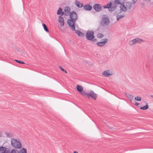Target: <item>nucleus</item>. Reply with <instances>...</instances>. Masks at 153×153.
Listing matches in <instances>:
<instances>
[{"mask_svg":"<svg viewBox=\"0 0 153 153\" xmlns=\"http://www.w3.org/2000/svg\"><path fill=\"white\" fill-rule=\"evenodd\" d=\"M70 19L67 20V23L72 30H75V22L77 19V15L76 12L72 11L70 13Z\"/></svg>","mask_w":153,"mask_h":153,"instance_id":"nucleus-1","label":"nucleus"},{"mask_svg":"<svg viewBox=\"0 0 153 153\" xmlns=\"http://www.w3.org/2000/svg\"><path fill=\"white\" fill-rule=\"evenodd\" d=\"M109 23L110 22L108 16L106 15H103L100 22V27H106L109 25Z\"/></svg>","mask_w":153,"mask_h":153,"instance_id":"nucleus-2","label":"nucleus"},{"mask_svg":"<svg viewBox=\"0 0 153 153\" xmlns=\"http://www.w3.org/2000/svg\"><path fill=\"white\" fill-rule=\"evenodd\" d=\"M86 38L88 40L91 42H95L97 41V39L95 38L94 33L92 30H88L85 34Z\"/></svg>","mask_w":153,"mask_h":153,"instance_id":"nucleus-3","label":"nucleus"},{"mask_svg":"<svg viewBox=\"0 0 153 153\" xmlns=\"http://www.w3.org/2000/svg\"><path fill=\"white\" fill-rule=\"evenodd\" d=\"M82 94L87 98H89L91 97L93 99L96 100L97 96V94L94 93V91H91L90 93H88L87 92L83 91L82 93Z\"/></svg>","mask_w":153,"mask_h":153,"instance_id":"nucleus-4","label":"nucleus"},{"mask_svg":"<svg viewBox=\"0 0 153 153\" xmlns=\"http://www.w3.org/2000/svg\"><path fill=\"white\" fill-rule=\"evenodd\" d=\"M132 3L130 2H126L125 4H122L120 6L121 9L123 12H126L127 10H130Z\"/></svg>","mask_w":153,"mask_h":153,"instance_id":"nucleus-5","label":"nucleus"},{"mask_svg":"<svg viewBox=\"0 0 153 153\" xmlns=\"http://www.w3.org/2000/svg\"><path fill=\"white\" fill-rule=\"evenodd\" d=\"M11 144L12 146L16 149H21L22 147L20 142L16 139H13L12 140Z\"/></svg>","mask_w":153,"mask_h":153,"instance_id":"nucleus-6","label":"nucleus"},{"mask_svg":"<svg viewBox=\"0 0 153 153\" xmlns=\"http://www.w3.org/2000/svg\"><path fill=\"white\" fill-rule=\"evenodd\" d=\"M112 4L111 2H110L109 3L107 4L106 5L103 6L105 8H108L109 11L110 12H112L115 10L117 7L116 4L113 5L112 6Z\"/></svg>","mask_w":153,"mask_h":153,"instance_id":"nucleus-7","label":"nucleus"},{"mask_svg":"<svg viewBox=\"0 0 153 153\" xmlns=\"http://www.w3.org/2000/svg\"><path fill=\"white\" fill-rule=\"evenodd\" d=\"M143 41V40L140 38H137L133 39L132 40L130 41L129 43V45H132L134 44H136L137 43H140L142 42Z\"/></svg>","mask_w":153,"mask_h":153,"instance_id":"nucleus-8","label":"nucleus"},{"mask_svg":"<svg viewBox=\"0 0 153 153\" xmlns=\"http://www.w3.org/2000/svg\"><path fill=\"white\" fill-rule=\"evenodd\" d=\"M101 40V41L98 42L97 43V45L99 46L102 47L104 46L108 40V39L107 38L103 39Z\"/></svg>","mask_w":153,"mask_h":153,"instance_id":"nucleus-9","label":"nucleus"},{"mask_svg":"<svg viewBox=\"0 0 153 153\" xmlns=\"http://www.w3.org/2000/svg\"><path fill=\"white\" fill-rule=\"evenodd\" d=\"M94 9L97 12L101 11L102 10V7L99 4H95L93 6Z\"/></svg>","mask_w":153,"mask_h":153,"instance_id":"nucleus-10","label":"nucleus"},{"mask_svg":"<svg viewBox=\"0 0 153 153\" xmlns=\"http://www.w3.org/2000/svg\"><path fill=\"white\" fill-rule=\"evenodd\" d=\"M62 15H60L59 16L58 22L61 23L60 25L61 26H63L64 25V20L63 17L62 16Z\"/></svg>","mask_w":153,"mask_h":153,"instance_id":"nucleus-11","label":"nucleus"},{"mask_svg":"<svg viewBox=\"0 0 153 153\" xmlns=\"http://www.w3.org/2000/svg\"><path fill=\"white\" fill-rule=\"evenodd\" d=\"M0 153H10V152L7 150L5 147L2 146L0 147Z\"/></svg>","mask_w":153,"mask_h":153,"instance_id":"nucleus-12","label":"nucleus"},{"mask_svg":"<svg viewBox=\"0 0 153 153\" xmlns=\"http://www.w3.org/2000/svg\"><path fill=\"white\" fill-rule=\"evenodd\" d=\"M76 88L77 91L79 92V93L82 94V93L83 91V88L82 86L81 85H76Z\"/></svg>","mask_w":153,"mask_h":153,"instance_id":"nucleus-13","label":"nucleus"},{"mask_svg":"<svg viewBox=\"0 0 153 153\" xmlns=\"http://www.w3.org/2000/svg\"><path fill=\"white\" fill-rule=\"evenodd\" d=\"M84 9L86 10L90 11L92 9V6L89 4H86L84 6Z\"/></svg>","mask_w":153,"mask_h":153,"instance_id":"nucleus-14","label":"nucleus"},{"mask_svg":"<svg viewBox=\"0 0 153 153\" xmlns=\"http://www.w3.org/2000/svg\"><path fill=\"white\" fill-rule=\"evenodd\" d=\"M126 0H115L114 3L117 5L121 4H124Z\"/></svg>","mask_w":153,"mask_h":153,"instance_id":"nucleus-15","label":"nucleus"},{"mask_svg":"<svg viewBox=\"0 0 153 153\" xmlns=\"http://www.w3.org/2000/svg\"><path fill=\"white\" fill-rule=\"evenodd\" d=\"M75 4L76 6L79 8H81L83 6L82 3H81L79 1L77 0L75 1Z\"/></svg>","mask_w":153,"mask_h":153,"instance_id":"nucleus-16","label":"nucleus"},{"mask_svg":"<svg viewBox=\"0 0 153 153\" xmlns=\"http://www.w3.org/2000/svg\"><path fill=\"white\" fill-rule=\"evenodd\" d=\"M75 31L76 33L79 36H84V34L82 32L78 30H74Z\"/></svg>","mask_w":153,"mask_h":153,"instance_id":"nucleus-17","label":"nucleus"},{"mask_svg":"<svg viewBox=\"0 0 153 153\" xmlns=\"http://www.w3.org/2000/svg\"><path fill=\"white\" fill-rule=\"evenodd\" d=\"M62 9L60 7L57 10V15H63L64 14V12L62 11Z\"/></svg>","mask_w":153,"mask_h":153,"instance_id":"nucleus-18","label":"nucleus"},{"mask_svg":"<svg viewBox=\"0 0 153 153\" xmlns=\"http://www.w3.org/2000/svg\"><path fill=\"white\" fill-rule=\"evenodd\" d=\"M108 71H106V70L104 72H103L102 74L105 76L106 77H107L111 75V74L108 73Z\"/></svg>","mask_w":153,"mask_h":153,"instance_id":"nucleus-19","label":"nucleus"},{"mask_svg":"<svg viewBox=\"0 0 153 153\" xmlns=\"http://www.w3.org/2000/svg\"><path fill=\"white\" fill-rule=\"evenodd\" d=\"M17 153H27V150L26 149L23 148L19 151H18Z\"/></svg>","mask_w":153,"mask_h":153,"instance_id":"nucleus-20","label":"nucleus"},{"mask_svg":"<svg viewBox=\"0 0 153 153\" xmlns=\"http://www.w3.org/2000/svg\"><path fill=\"white\" fill-rule=\"evenodd\" d=\"M64 11L67 14H68L71 10L70 8L69 7H66L64 9Z\"/></svg>","mask_w":153,"mask_h":153,"instance_id":"nucleus-21","label":"nucleus"},{"mask_svg":"<svg viewBox=\"0 0 153 153\" xmlns=\"http://www.w3.org/2000/svg\"><path fill=\"white\" fill-rule=\"evenodd\" d=\"M148 108V103L147 102H146V104L143 107H140V109L143 110H146Z\"/></svg>","mask_w":153,"mask_h":153,"instance_id":"nucleus-22","label":"nucleus"},{"mask_svg":"<svg viewBox=\"0 0 153 153\" xmlns=\"http://www.w3.org/2000/svg\"><path fill=\"white\" fill-rule=\"evenodd\" d=\"M42 25L44 28V30L47 32H49V30L45 24L44 23H42Z\"/></svg>","mask_w":153,"mask_h":153,"instance_id":"nucleus-23","label":"nucleus"},{"mask_svg":"<svg viewBox=\"0 0 153 153\" xmlns=\"http://www.w3.org/2000/svg\"><path fill=\"white\" fill-rule=\"evenodd\" d=\"M124 17V16L121 15H117V21H119V19L123 17Z\"/></svg>","mask_w":153,"mask_h":153,"instance_id":"nucleus-24","label":"nucleus"},{"mask_svg":"<svg viewBox=\"0 0 153 153\" xmlns=\"http://www.w3.org/2000/svg\"><path fill=\"white\" fill-rule=\"evenodd\" d=\"M14 61H16V62H17L19 63V64H24L25 63L24 62H23V61H20V60H16V59L14 60Z\"/></svg>","mask_w":153,"mask_h":153,"instance_id":"nucleus-25","label":"nucleus"},{"mask_svg":"<svg viewBox=\"0 0 153 153\" xmlns=\"http://www.w3.org/2000/svg\"><path fill=\"white\" fill-rule=\"evenodd\" d=\"M128 97L129 99L131 101L134 98V96L131 95H128V96H127Z\"/></svg>","mask_w":153,"mask_h":153,"instance_id":"nucleus-26","label":"nucleus"},{"mask_svg":"<svg viewBox=\"0 0 153 153\" xmlns=\"http://www.w3.org/2000/svg\"><path fill=\"white\" fill-rule=\"evenodd\" d=\"M18 150L16 149H13L11 150L10 153H17Z\"/></svg>","mask_w":153,"mask_h":153,"instance_id":"nucleus-27","label":"nucleus"},{"mask_svg":"<svg viewBox=\"0 0 153 153\" xmlns=\"http://www.w3.org/2000/svg\"><path fill=\"white\" fill-rule=\"evenodd\" d=\"M135 99L137 101H141V98L140 97H137L135 98Z\"/></svg>","mask_w":153,"mask_h":153,"instance_id":"nucleus-28","label":"nucleus"},{"mask_svg":"<svg viewBox=\"0 0 153 153\" xmlns=\"http://www.w3.org/2000/svg\"><path fill=\"white\" fill-rule=\"evenodd\" d=\"M59 68H60V69L63 72L65 73H67V72L66 71L65 69H64L63 68H62V67H61V66H59Z\"/></svg>","mask_w":153,"mask_h":153,"instance_id":"nucleus-29","label":"nucleus"},{"mask_svg":"<svg viewBox=\"0 0 153 153\" xmlns=\"http://www.w3.org/2000/svg\"><path fill=\"white\" fill-rule=\"evenodd\" d=\"M103 36V35L102 33H99L98 35V37L99 38H101Z\"/></svg>","mask_w":153,"mask_h":153,"instance_id":"nucleus-30","label":"nucleus"},{"mask_svg":"<svg viewBox=\"0 0 153 153\" xmlns=\"http://www.w3.org/2000/svg\"><path fill=\"white\" fill-rule=\"evenodd\" d=\"M6 135L8 137H10V134L9 133H6Z\"/></svg>","mask_w":153,"mask_h":153,"instance_id":"nucleus-31","label":"nucleus"},{"mask_svg":"<svg viewBox=\"0 0 153 153\" xmlns=\"http://www.w3.org/2000/svg\"><path fill=\"white\" fill-rule=\"evenodd\" d=\"M139 104L138 103V102H136V103H135V105H136V106H138V105H139Z\"/></svg>","mask_w":153,"mask_h":153,"instance_id":"nucleus-32","label":"nucleus"},{"mask_svg":"<svg viewBox=\"0 0 153 153\" xmlns=\"http://www.w3.org/2000/svg\"><path fill=\"white\" fill-rule=\"evenodd\" d=\"M133 1V4H135L137 1V0H132Z\"/></svg>","mask_w":153,"mask_h":153,"instance_id":"nucleus-33","label":"nucleus"},{"mask_svg":"<svg viewBox=\"0 0 153 153\" xmlns=\"http://www.w3.org/2000/svg\"><path fill=\"white\" fill-rule=\"evenodd\" d=\"M73 153H78L77 152H76V151H75Z\"/></svg>","mask_w":153,"mask_h":153,"instance_id":"nucleus-34","label":"nucleus"},{"mask_svg":"<svg viewBox=\"0 0 153 153\" xmlns=\"http://www.w3.org/2000/svg\"><path fill=\"white\" fill-rule=\"evenodd\" d=\"M151 0H145V1H150Z\"/></svg>","mask_w":153,"mask_h":153,"instance_id":"nucleus-35","label":"nucleus"},{"mask_svg":"<svg viewBox=\"0 0 153 153\" xmlns=\"http://www.w3.org/2000/svg\"><path fill=\"white\" fill-rule=\"evenodd\" d=\"M151 96L153 98V95H151Z\"/></svg>","mask_w":153,"mask_h":153,"instance_id":"nucleus-36","label":"nucleus"}]
</instances>
